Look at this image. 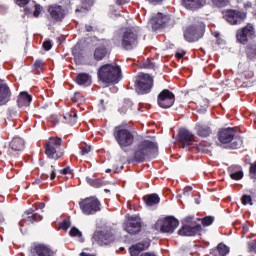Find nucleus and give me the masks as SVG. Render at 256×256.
<instances>
[{"label": "nucleus", "mask_w": 256, "mask_h": 256, "mask_svg": "<svg viewBox=\"0 0 256 256\" xmlns=\"http://www.w3.org/2000/svg\"><path fill=\"white\" fill-rule=\"evenodd\" d=\"M159 151V146L157 143L150 140H143L138 143L134 150V159L138 163H143L146 159L155 157Z\"/></svg>", "instance_id": "nucleus-1"}, {"label": "nucleus", "mask_w": 256, "mask_h": 256, "mask_svg": "<svg viewBox=\"0 0 256 256\" xmlns=\"http://www.w3.org/2000/svg\"><path fill=\"white\" fill-rule=\"evenodd\" d=\"M218 141L222 145H228L229 149H239L243 145V140L237 135L235 128H222L218 132Z\"/></svg>", "instance_id": "nucleus-2"}, {"label": "nucleus", "mask_w": 256, "mask_h": 256, "mask_svg": "<svg viewBox=\"0 0 256 256\" xmlns=\"http://www.w3.org/2000/svg\"><path fill=\"white\" fill-rule=\"evenodd\" d=\"M98 77L103 83H117L121 80V67L117 64H106L99 68Z\"/></svg>", "instance_id": "nucleus-3"}, {"label": "nucleus", "mask_w": 256, "mask_h": 256, "mask_svg": "<svg viewBox=\"0 0 256 256\" xmlns=\"http://www.w3.org/2000/svg\"><path fill=\"white\" fill-rule=\"evenodd\" d=\"M114 138L116 139L120 149L129 153V147L135 143V135L128 129L118 126L114 129Z\"/></svg>", "instance_id": "nucleus-4"}, {"label": "nucleus", "mask_w": 256, "mask_h": 256, "mask_svg": "<svg viewBox=\"0 0 256 256\" xmlns=\"http://www.w3.org/2000/svg\"><path fill=\"white\" fill-rule=\"evenodd\" d=\"M63 144V140L59 137H51L46 142L45 151L47 157L49 159H61L63 157V150L61 149V145Z\"/></svg>", "instance_id": "nucleus-5"}, {"label": "nucleus", "mask_w": 256, "mask_h": 256, "mask_svg": "<svg viewBox=\"0 0 256 256\" xmlns=\"http://www.w3.org/2000/svg\"><path fill=\"white\" fill-rule=\"evenodd\" d=\"M79 207L83 215H95L101 211V202L96 197L91 196L82 199L79 202Z\"/></svg>", "instance_id": "nucleus-6"}, {"label": "nucleus", "mask_w": 256, "mask_h": 256, "mask_svg": "<svg viewBox=\"0 0 256 256\" xmlns=\"http://www.w3.org/2000/svg\"><path fill=\"white\" fill-rule=\"evenodd\" d=\"M205 33V24L202 22L197 23L196 25L189 26L184 31V38L189 43H194V41H199Z\"/></svg>", "instance_id": "nucleus-7"}, {"label": "nucleus", "mask_w": 256, "mask_h": 256, "mask_svg": "<svg viewBox=\"0 0 256 256\" xmlns=\"http://www.w3.org/2000/svg\"><path fill=\"white\" fill-rule=\"evenodd\" d=\"M151 87H153V78L149 74H139L138 80L136 82V92L139 95H146V93L151 92Z\"/></svg>", "instance_id": "nucleus-8"}, {"label": "nucleus", "mask_w": 256, "mask_h": 256, "mask_svg": "<svg viewBox=\"0 0 256 256\" xmlns=\"http://www.w3.org/2000/svg\"><path fill=\"white\" fill-rule=\"evenodd\" d=\"M157 227L162 233H173L175 229L179 227V220L174 217H167L162 220H158Z\"/></svg>", "instance_id": "nucleus-9"}, {"label": "nucleus", "mask_w": 256, "mask_h": 256, "mask_svg": "<svg viewBox=\"0 0 256 256\" xmlns=\"http://www.w3.org/2000/svg\"><path fill=\"white\" fill-rule=\"evenodd\" d=\"M139 41L137 40V32L133 29H128L124 32L122 37V45L127 51L134 49L138 45Z\"/></svg>", "instance_id": "nucleus-10"}, {"label": "nucleus", "mask_w": 256, "mask_h": 256, "mask_svg": "<svg viewBox=\"0 0 256 256\" xmlns=\"http://www.w3.org/2000/svg\"><path fill=\"white\" fill-rule=\"evenodd\" d=\"M141 227H142L141 218L136 216L129 217L128 220L124 223V229L130 235H137V233H140Z\"/></svg>", "instance_id": "nucleus-11"}, {"label": "nucleus", "mask_w": 256, "mask_h": 256, "mask_svg": "<svg viewBox=\"0 0 256 256\" xmlns=\"http://www.w3.org/2000/svg\"><path fill=\"white\" fill-rule=\"evenodd\" d=\"M224 18L230 25H239L247 19V14L237 10H229L225 13Z\"/></svg>", "instance_id": "nucleus-12"}, {"label": "nucleus", "mask_w": 256, "mask_h": 256, "mask_svg": "<svg viewBox=\"0 0 256 256\" xmlns=\"http://www.w3.org/2000/svg\"><path fill=\"white\" fill-rule=\"evenodd\" d=\"M93 239L98 245H109V243H113L115 241V236L113 235V232L103 230L95 232Z\"/></svg>", "instance_id": "nucleus-13"}, {"label": "nucleus", "mask_w": 256, "mask_h": 256, "mask_svg": "<svg viewBox=\"0 0 256 256\" xmlns=\"http://www.w3.org/2000/svg\"><path fill=\"white\" fill-rule=\"evenodd\" d=\"M253 35H255V28H253V25L248 24L242 29L237 30L236 39L239 43L245 45Z\"/></svg>", "instance_id": "nucleus-14"}, {"label": "nucleus", "mask_w": 256, "mask_h": 256, "mask_svg": "<svg viewBox=\"0 0 256 256\" xmlns=\"http://www.w3.org/2000/svg\"><path fill=\"white\" fill-rule=\"evenodd\" d=\"M178 141L180 143V147L185 149V147H190V145H193L195 136L187 129H180L178 133Z\"/></svg>", "instance_id": "nucleus-15"}, {"label": "nucleus", "mask_w": 256, "mask_h": 256, "mask_svg": "<svg viewBox=\"0 0 256 256\" xmlns=\"http://www.w3.org/2000/svg\"><path fill=\"white\" fill-rule=\"evenodd\" d=\"M196 135L198 137H209L213 133V129H211V124L205 122H199L195 125Z\"/></svg>", "instance_id": "nucleus-16"}, {"label": "nucleus", "mask_w": 256, "mask_h": 256, "mask_svg": "<svg viewBox=\"0 0 256 256\" xmlns=\"http://www.w3.org/2000/svg\"><path fill=\"white\" fill-rule=\"evenodd\" d=\"M150 245H151V242L148 240H144L140 243L132 245L129 248L130 256H139V253H141V251H145L146 249H149Z\"/></svg>", "instance_id": "nucleus-17"}, {"label": "nucleus", "mask_w": 256, "mask_h": 256, "mask_svg": "<svg viewBox=\"0 0 256 256\" xmlns=\"http://www.w3.org/2000/svg\"><path fill=\"white\" fill-rule=\"evenodd\" d=\"M31 253L33 256H55V252L45 245H36L32 248Z\"/></svg>", "instance_id": "nucleus-18"}, {"label": "nucleus", "mask_w": 256, "mask_h": 256, "mask_svg": "<svg viewBox=\"0 0 256 256\" xmlns=\"http://www.w3.org/2000/svg\"><path fill=\"white\" fill-rule=\"evenodd\" d=\"M183 5L186 9L190 11H197V9H201L207 5V0H182Z\"/></svg>", "instance_id": "nucleus-19"}, {"label": "nucleus", "mask_w": 256, "mask_h": 256, "mask_svg": "<svg viewBox=\"0 0 256 256\" xmlns=\"http://www.w3.org/2000/svg\"><path fill=\"white\" fill-rule=\"evenodd\" d=\"M169 21V16H165L162 13H158L157 15L153 16L150 20L153 29H161L165 23Z\"/></svg>", "instance_id": "nucleus-20"}, {"label": "nucleus", "mask_w": 256, "mask_h": 256, "mask_svg": "<svg viewBox=\"0 0 256 256\" xmlns=\"http://www.w3.org/2000/svg\"><path fill=\"white\" fill-rule=\"evenodd\" d=\"M201 231V225H196V226H183L179 231L178 234L182 235L183 237H193V235H197Z\"/></svg>", "instance_id": "nucleus-21"}, {"label": "nucleus", "mask_w": 256, "mask_h": 256, "mask_svg": "<svg viewBox=\"0 0 256 256\" xmlns=\"http://www.w3.org/2000/svg\"><path fill=\"white\" fill-rule=\"evenodd\" d=\"M49 13L54 21H63L65 18V10L61 6H51Z\"/></svg>", "instance_id": "nucleus-22"}, {"label": "nucleus", "mask_w": 256, "mask_h": 256, "mask_svg": "<svg viewBox=\"0 0 256 256\" xmlns=\"http://www.w3.org/2000/svg\"><path fill=\"white\" fill-rule=\"evenodd\" d=\"M157 103L159 107H162V109H169V107H173L175 97H158Z\"/></svg>", "instance_id": "nucleus-23"}, {"label": "nucleus", "mask_w": 256, "mask_h": 256, "mask_svg": "<svg viewBox=\"0 0 256 256\" xmlns=\"http://www.w3.org/2000/svg\"><path fill=\"white\" fill-rule=\"evenodd\" d=\"M55 171H56L55 166L51 165L49 168H47L45 174H42V176L40 178H37L35 180L36 185H39L41 183V181H43L44 179H49V175H50L51 181H53V179H55V177H56Z\"/></svg>", "instance_id": "nucleus-24"}, {"label": "nucleus", "mask_w": 256, "mask_h": 256, "mask_svg": "<svg viewBox=\"0 0 256 256\" xmlns=\"http://www.w3.org/2000/svg\"><path fill=\"white\" fill-rule=\"evenodd\" d=\"M10 148L12 151H23L25 149V141L20 137H16L10 142Z\"/></svg>", "instance_id": "nucleus-25"}, {"label": "nucleus", "mask_w": 256, "mask_h": 256, "mask_svg": "<svg viewBox=\"0 0 256 256\" xmlns=\"http://www.w3.org/2000/svg\"><path fill=\"white\" fill-rule=\"evenodd\" d=\"M230 177L234 179V181H239L243 179V170H241L240 166H232L229 168Z\"/></svg>", "instance_id": "nucleus-26"}, {"label": "nucleus", "mask_w": 256, "mask_h": 256, "mask_svg": "<svg viewBox=\"0 0 256 256\" xmlns=\"http://www.w3.org/2000/svg\"><path fill=\"white\" fill-rule=\"evenodd\" d=\"M76 82L78 85H84V87H89L91 84V76L87 73H80L77 75Z\"/></svg>", "instance_id": "nucleus-27"}, {"label": "nucleus", "mask_w": 256, "mask_h": 256, "mask_svg": "<svg viewBox=\"0 0 256 256\" xmlns=\"http://www.w3.org/2000/svg\"><path fill=\"white\" fill-rule=\"evenodd\" d=\"M93 57L95 61H103L107 57V48L105 46H100L95 49Z\"/></svg>", "instance_id": "nucleus-28"}, {"label": "nucleus", "mask_w": 256, "mask_h": 256, "mask_svg": "<svg viewBox=\"0 0 256 256\" xmlns=\"http://www.w3.org/2000/svg\"><path fill=\"white\" fill-rule=\"evenodd\" d=\"M144 201L148 207L159 204L160 198L157 194H150L144 197Z\"/></svg>", "instance_id": "nucleus-29"}, {"label": "nucleus", "mask_w": 256, "mask_h": 256, "mask_svg": "<svg viewBox=\"0 0 256 256\" xmlns=\"http://www.w3.org/2000/svg\"><path fill=\"white\" fill-rule=\"evenodd\" d=\"M24 215H27V221L30 223H35V221H41L43 219V216H41L38 213L33 214V209H29L26 212H24Z\"/></svg>", "instance_id": "nucleus-30"}, {"label": "nucleus", "mask_w": 256, "mask_h": 256, "mask_svg": "<svg viewBox=\"0 0 256 256\" xmlns=\"http://www.w3.org/2000/svg\"><path fill=\"white\" fill-rule=\"evenodd\" d=\"M9 95H11V90H9V86L3 83L2 80H0V97H9Z\"/></svg>", "instance_id": "nucleus-31"}, {"label": "nucleus", "mask_w": 256, "mask_h": 256, "mask_svg": "<svg viewBox=\"0 0 256 256\" xmlns=\"http://www.w3.org/2000/svg\"><path fill=\"white\" fill-rule=\"evenodd\" d=\"M31 101H33L32 97H18L17 98L18 107H29Z\"/></svg>", "instance_id": "nucleus-32"}, {"label": "nucleus", "mask_w": 256, "mask_h": 256, "mask_svg": "<svg viewBox=\"0 0 256 256\" xmlns=\"http://www.w3.org/2000/svg\"><path fill=\"white\" fill-rule=\"evenodd\" d=\"M64 119L68 125H75V123H77V113L66 114Z\"/></svg>", "instance_id": "nucleus-33"}, {"label": "nucleus", "mask_w": 256, "mask_h": 256, "mask_svg": "<svg viewBox=\"0 0 256 256\" xmlns=\"http://www.w3.org/2000/svg\"><path fill=\"white\" fill-rule=\"evenodd\" d=\"M216 251L219 256H225L229 253V247L223 243H220L218 244Z\"/></svg>", "instance_id": "nucleus-34"}, {"label": "nucleus", "mask_w": 256, "mask_h": 256, "mask_svg": "<svg viewBox=\"0 0 256 256\" xmlns=\"http://www.w3.org/2000/svg\"><path fill=\"white\" fill-rule=\"evenodd\" d=\"M246 53L249 59H256V44H250L246 49Z\"/></svg>", "instance_id": "nucleus-35"}, {"label": "nucleus", "mask_w": 256, "mask_h": 256, "mask_svg": "<svg viewBox=\"0 0 256 256\" xmlns=\"http://www.w3.org/2000/svg\"><path fill=\"white\" fill-rule=\"evenodd\" d=\"M241 201L242 205H253V197L251 195H243Z\"/></svg>", "instance_id": "nucleus-36"}, {"label": "nucleus", "mask_w": 256, "mask_h": 256, "mask_svg": "<svg viewBox=\"0 0 256 256\" xmlns=\"http://www.w3.org/2000/svg\"><path fill=\"white\" fill-rule=\"evenodd\" d=\"M213 221H215V218L212 216H207L201 219V223L204 227H209V225H213Z\"/></svg>", "instance_id": "nucleus-37"}, {"label": "nucleus", "mask_w": 256, "mask_h": 256, "mask_svg": "<svg viewBox=\"0 0 256 256\" xmlns=\"http://www.w3.org/2000/svg\"><path fill=\"white\" fill-rule=\"evenodd\" d=\"M198 104L200 107H202V109H207V107H209V99L201 97L198 100Z\"/></svg>", "instance_id": "nucleus-38"}, {"label": "nucleus", "mask_w": 256, "mask_h": 256, "mask_svg": "<svg viewBox=\"0 0 256 256\" xmlns=\"http://www.w3.org/2000/svg\"><path fill=\"white\" fill-rule=\"evenodd\" d=\"M212 3L216 7H225L229 3V0H212Z\"/></svg>", "instance_id": "nucleus-39"}, {"label": "nucleus", "mask_w": 256, "mask_h": 256, "mask_svg": "<svg viewBox=\"0 0 256 256\" xmlns=\"http://www.w3.org/2000/svg\"><path fill=\"white\" fill-rule=\"evenodd\" d=\"M69 227H71V221L69 220H64L59 224V229H62L63 231H67Z\"/></svg>", "instance_id": "nucleus-40"}, {"label": "nucleus", "mask_w": 256, "mask_h": 256, "mask_svg": "<svg viewBox=\"0 0 256 256\" xmlns=\"http://www.w3.org/2000/svg\"><path fill=\"white\" fill-rule=\"evenodd\" d=\"M198 151H201V153H207L210 151L211 146L207 145L205 146V143H201L200 145L197 146Z\"/></svg>", "instance_id": "nucleus-41"}, {"label": "nucleus", "mask_w": 256, "mask_h": 256, "mask_svg": "<svg viewBox=\"0 0 256 256\" xmlns=\"http://www.w3.org/2000/svg\"><path fill=\"white\" fill-rule=\"evenodd\" d=\"M158 97H175V94H173V92L169 91L168 89H164L159 93Z\"/></svg>", "instance_id": "nucleus-42"}, {"label": "nucleus", "mask_w": 256, "mask_h": 256, "mask_svg": "<svg viewBox=\"0 0 256 256\" xmlns=\"http://www.w3.org/2000/svg\"><path fill=\"white\" fill-rule=\"evenodd\" d=\"M82 233L81 231H79V229H77L76 227H73L71 230H70V236L71 237H82Z\"/></svg>", "instance_id": "nucleus-43"}, {"label": "nucleus", "mask_w": 256, "mask_h": 256, "mask_svg": "<svg viewBox=\"0 0 256 256\" xmlns=\"http://www.w3.org/2000/svg\"><path fill=\"white\" fill-rule=\"evenodd\" d=\"M248 250L250 253H256V240L248 242Z\"/></svg>", "instance_id": "nucleus-44"}, {"label": "nucleus", "mask_w": 256, "mask_h": 256, "mask_svg": "<svg viewBox=\"0 0 256 256\" xmlns=\"http://www.w3.org/2000/svg\"><path fill=\"white\" fill-rule=\"evenodd\" d=\"M15 3L18 5V7H26V5L31 3V0H15Z\"/></svg>", "instance_id": "nucleus-45"}, {"label": "nucleus", "mask_w": 256, "mask_h": 256, "mask_svg": "<svg viewBox=\"0 0 256 256\" xmlns=\"http://www.w3.org/2000/svg\"><path fill=\"white\" fill-rule=\"evenodd\" d=\"M86 181H87V183H89V185H91L92 187H100L99 181H97V180H93V179H91V178H89V177H86Z\"/></svg>", "instance_id": "nucleus-46"}, {"label": "nucleus", "mask_w": 256, "mask_h": 256, "mask_svg": "<svg viewBox=\"0 0 256 256\" xmlns=\"http://www.w3.org/2000/svg\"><path fill=\"white\" fill-rule=\"evenodd\" d=\"M35 69H43L45 67V63L42 60H36L34 63Z\"/></svg>", "instance_id": "nucleus-47"}, {"label": "nucleus", "mask_w": 256, "mask_h": 256, "mask_svg": "<svg viewBox=\"0 0 256 256\" xmlns=\"http://www.w3.org/2000/svg\"><path fill=\"white\" fill-rule=\"evenodd\" d=\"M91 153V146L81 147V155H87Z\"/></svg>", "instance_id": "nucleus-48"}, {"label": "nucleus", "mask_w": 256, "mask_h": 256, "mask_svg": "<svg viewBox=\"0 0 256 256\" xmlns=\"http://www.w3.org/2000/svg\"><path fill=\"white\" fill-rule=\"evenodd\" d=\"M60 173H62V175H73V170H71L69 167H66L63 170H60Z\"/></svg>", "instance_id": "nucleus-49"}, {"label": "nucleus", "mask_w": 256, "mask_h": 256, "mask_svg": "<svg viewBox=\"0 0 256 256\" xmlns=\"http://www.w3.org/2000/svg\"><path fill=\"white\" fill-rule=\"evenodd\" d=\"M39 15H41V5L36 4L35 11H34V17H39Z\"/></svg>", "instance_id": "nucleus-50"}, {"label": "nucleus", "mask_w": 256, "mask_h": 256, "mask_svg": "<svg viewBox=\"0 0 256 256\" xmlns=\"http://www.w3.org/2000/svg\"><path fill=\"white\" fill-rule=\"evenodd\" d=\"M43 47H44L45 51H50L51 47H53V44H51V41H45L43 43Z\"/></svg>", "instance_id": "nucleus-51"}, {"label": "nucleus", "mask_w": 256, "mask_h": 256, "mask_svg": "<svg viewBox=\"0 0 256 256\" xmlns=\"http://www.w3.org/2000/svg\"><path fill=\"white\" fill-rule=\"evenodd\" d=\"M143 67L145 69H153L155 67V64L151 63L150 61H147L143 64Z\"/></svg>", "instance_id": "nucleus-52"}, {"label": "nucleus", "mask_w": 256, "mask_h": 256, "mask_svg": "<svg viewBox=\"0 0 256 256\" xmlns=\"http://www.w3.org/2000/svg\"><path fill=\"white\" fill-rule=\"evenodd\" d=\"M250 175H256V161L250 166Z\"/></svg>", "instance_id": "nucleus-53"}, {"label": "nucleus", "mask_w": 256, "mask_h": 256, "mask_svg": "<svg viewBox=\"0 0 256 256\" xmlns=\"http://www.w3.org/2000/svg\"><path fill=\"white\" fill-rule=\"evenodd\" d=\"M247 76H248V79H251L253 77V72L252 71L245 72L240 76V79H243V77H247Z\"/></svg>", "instance_id": "nucleus-54"}, {"label": "nucleus", "mask_w": 256, "mask_h": 256, "mask_svg": "<svg viewBox=\"0 0 256 256\" xmlns=\"http://www.w3.org/2000/svg\"><path fill=\"white\" fill-rule=\"evenodd\" d=\"M191 191H193V188L191 187H186L183 191V195L184 197H187L189 195V193H191Z\"/></svg>", "instance_id": "nucleus-55"}, {"label": "nucleus", "mask_w": 256, "mask_h": 256, "mask_svg": "<svg viewBox=\"0 0 256 256\" xmlns=\"http://www.w3.org/2000/svg\"><path fill=\"white\" fill-rule=\"evenodd\" d=\"M9 101L7 97H0V105H5Z\"/></svg>", "instance_id": "nucleus-56"}, {"label": "nucleus", "mask_w": 256, "mask_h": 256, "mask_svg": "<svg viewBox=\"0 0 256 256\" xmlns=\"http://www.w3.org/2000/svg\"><path fill=\"white\" fill-rule=\"evenodd\" d=\"M148 3H151L152 5H159V3H162L163 0H146Z\"/></svg>", "instance_id": "nucleus-57"}, {"label": "nucleus", "mask_w": 256, "mask_h": 256, "mask_svg": "<svg viewBox=\"0 0 256 256\" xmlns=\"http://www.w3.org/2000/svg\"><path fill=\"white\" fill-rule=\"evenodd\" d=\"M19 97H31V94L27 91L20 92Z\"/></svg>", "instance_id": "nucleus-58"}, {"label": "nucleus", "mask_w": 256, "mask_h": 256, "mask_svg": "<svg viewBox=\"0 0 256 256\" xmlns=\"http://www.w3.org/2000/svg\"><path fill=\"white\" fill-rule=\"evenodd\" d=\"M176 56L178 57V59H183V57L185 56L184 52H177Z\"/></svg>", "instance_id": "nucleus-59"}, {"label": "nucleus", "mask_w": 256, "mask_h": 256, "mask_svg": "<svg viewBox=\"0 0 256 256\" xmlns=\"http://www.w3.org/2000/svg\"><path fill=\"white\" fill-rule=\"evenodd\" d=\"M38 209H45V203L40 202V203L38 204Z\"/></svg>", "instance_id": "nucleus-60"}, {"label": "nucleus", "mask_w": 256, "mask_h": 256, "mask_svg": "<svg viewBox=\"0 0 256 256\" xmlns=\"http://www.w3.org/2000/svg\"><path fill=\"white\" fill-rule=\"evenodd\" d=\"M80 256H95V255L90 254V253H87V252H82V253L80 254Z\"/></svg>", "instance_id": "nucleus-61"}, {"label": "nucleus", "mask_w": 256, "mask_h": 256, "mask_svg": "<svg viewBox=\"0 0 256 256\" xmlns=\"http://www.w3.org/2000/svg\"><path fill=\"white\" fill-rule=\"evenodd\" d=\"M243 231L244 233H248L249 232V227L247 225L243 226Z\"/></svg>", "instance_id": "nucleus-62"}, {"label": "nucleus", "mask_w": 256, "mask_h": 256, "mask_svg": "<svg viewBox=\"0 0 256 256\" xmlns=\"http://www.w3.org/2000/svg\"><path fill=\"white\" fill-rule=\"evenodd\" d=\"M79 99H81V98L73 97V98H72V101H73L74 103H79Z\"/></svg>", "instance_id": "nucleus-63"}, {"label": "nucleus", "mask_w": 256, "mask_h": 256, "mask_svg": "<svg viewBox=\"0 0 256 256\" xmlns=\"http://www.w3.org/2000/svg\"><path fill=\"white\" fill-rule=\"evenodd\" d=\"M118 5H125V2L123 0H117Z\"/></svg>", "instance_id": "nucleus-64"}]
</instances>
